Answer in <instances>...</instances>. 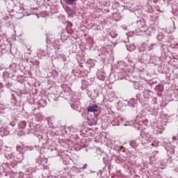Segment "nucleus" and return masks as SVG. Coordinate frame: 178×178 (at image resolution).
Returning a JSON list of instances; mask_svg holds the SVG:
<instances>
[{
    "instance_id": "obj_4",
    "label": "nucleus",
    "mask_w": 178,
    "mask_h": 178,
    "mask_svg": "<svg viewBox=\"0 0 178 178\" xmlns=\"http://www.w3.org/2000/svg\"><path fill=\"white\" fill-rule=\"evenodd\" d=\"M86 168H87V164H85L83 167H82V169H86Z\"/></svg>"
},
{
    "instance_id": "obj_1",
    "label": "nucleus",
    "mask_w": 178,
    "mask_h": 178,
    "mask_svg": "<svg viewBox=\"0 0 178 178\" xmlns=\"http://www.w3.org/2000/svg\"><path fill=\"white\" fill-rule=\"evenodd\" d=\"M88 112H93L94 113L98 112V105L92 104V106H89L88 107Z\"/></svg>"
},
{
    "instance_id": "obj_5",
    "label": "nucleus",
    "mask_w": 178,
    "mask_h": 178,
    "mask_svg": "<svg viewBox=\"0 0 178 178\" xmlns=\"http://www.w3.org/2000/svg\"><path fill=\"white\" fill-rule=\"evenodd\" d=\"M151 145H152V147H154L155 146V145L154 143H152Z\"/></svg>"
},
{
    "instance_id": "obj_2",
    "label": "nucleus",
    "mask_w": 178,
    "mask_h": 178,
    "mask_svg": "<svg viewBox=\"0 0 178 178\" xmlns=\"http://www.w3.org/2000/svg\"><path fill=\"white\" fill-rule=\"evenodd\" d=\"M76 0H66L67 2H69L70 3H72V2H74Z\"/></svg>"
},
{
    "instance_id": "obj_6",
    "label": "nucleus",
    "mask_w": 178,
    "mask_h": 178,
    "mask_svg": "<svg viewBox=\"0 0 178 178\" xmlns=\"http://www.w3.org/2000/svg\"><path fill=\"white\" fill-rule=\"evenodd\" d=\"M61 40H63V36H61Z\"/></svg>"
},
{
    "instance_id": "obj_3",
    "label": "nucleus",
    "mask_w": 178,
    "mask_h": 178,
    "mask_svg": "<svg viewBox=\"0 0 178 178\" xmlns=\"http://www.w3.org/2000/svg\"><path fill=\"white\" fill-rule=\"evenodd\" d=\"M134 49H136V47L132 46V49H129V51H134Z\"/></svg>"
}]
</instances>
